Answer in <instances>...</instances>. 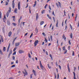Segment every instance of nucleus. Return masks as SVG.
<instances>
[{
    "mask_svg": "<svg viewBox=\"0 0 79 79\" xmlns=\"http://www.w3.org/2000/svg\"><path fill=\"white\" fill-rule=\"evenodd\" d=\"M9 10H8V11L7 12L6 14V16L7 17H8L9 15H10V13H11V7H9Z\"/></svg>",
    "mask_w": 79,
    "mask_h": 79,
    "instance_id": "1",
    "label": "nucleus"
},
{
    "mask_svg": "<svg viewBox=\"0 0 79 79\" xmlns=\"http://www.w3.org/2000/svg\"><path fill=\"white\" fill-rule=\"evenodd\" d=\"M40 67L42 70H44V69H45V68H44V67L42 65V63H41V61L40 60Z\"/></svg>",
    "mask_w": 79,
    "mask_h": 79,
    "instance_id": "2",
    "label": "nucleus"
},
{
    "mask_svg": "<svg viewBox=\"0 0 79 79\" xmlns=\"http://www.w3.org/2000/svg\"><path fill=\"white\" fill-rule=\"evenodd\" d=\"M24 71H24H23V74L24 75V76H25L26 75V76H27V71H26V69H24Z\"/></svg>",
    "mask_w": 79,
    "mask_h": 79,
    "instance_id": "3",
    "label": "nucleus"
},
{
    "mask_svg": "<svg viewBox=\"0 0 79 79\" xmlns=\"http://www.w3.org/2000/svg\"><path fill=\"white\" fill-rule=\"evenodd\" d=\"M39 43V40H36L35 41V43H34V47H36L37 46V44Z\"/></svg>",
    "mask_w": 79,
    "mask_h": 79,
    "instance_id": "4",
    "label": "nucleus"
},
{
    "mask_svg": "<svg viewBox=\"0 0 79 79\" xmlns=\"http://www.w3.org/2000/svg\"><path fill=\"white\" fill-rule=\"evenodd\" d=\"M21 4V2H19V3H18V9L19 10L21 9V5H20Z\"/></svg>",
    "mask_w": 79,
    "mask_h": 79,
    "instance_id": "5",
    "label": "nucleus"
},
{
    "mask_svg": "<svg viewBox=\"0 0 79 79\" xmlns=\"http://www.w3.org/2000/svg\"><path fill=\"white\" fill-rule=\"evenodd\" d=\"M19 53H20V54L23 53H24V51L21 50H20L19 51Z\"/></svg>",
    "mask_w": 79,
    "mask_h": 79,
    "instance_id": "6",
    "label": "nucleus"
},
{
    "mask_svg": "<svg viewBox=\"0 0 79 79\" xmlns=\"http://www.w3.org/2000/svg\"><path fill=\"white\" fill-rule=\"evenodd\" d=\"M19 44H20V43H19V42L16 43L15 44V47H18V46H19Z\"/></svg>",
    "mask_w": 79,
    "mask_h": 79,
    "instance_id": "7",
    "label": "nucleus"
},
{
    "mask_svg": "<svg viewBox=\"0 0 79 79\" xmlns=\"http://www.w3.org/2000/svg\"><path fill=\"white\" fill-rule=\"evenodd\" d=\"M32 72L33 73V74L35 76H36V72H35V71L33 69L32 70Z\"/></svg>",
    "mask_w": 79,
    "mask_h": 79,
    "instance_id": "8",
    "label": "nucleus"
},
{
    "mask_svg": "<svg viewBox=\"0 0 79 79\" xmlns=\"http://www.w3.org/2000/svg\"><path fill=\"white\" fill-rule=\"evenodd\" d=\"M10 43L9 44V46L7 49V52H9V49L10 48Z\"/></svg>",
    "mask_w": 79,
    "mask_h": 79,
    "instance_id": "9",
    "label": "nucleus"
},
{
    "mask_svg": "<svg viewBox=\"0 0 79 79\" xmlns=\"http://www.w3.org/2000/svg\"><path fill=\"white\" fill-rule=\"evenodd\" d=\"M11 34H12V32L11 31L9 32L8 33L9 37H11Z\"/></svg>",
    "mask_w": 79,
    "mask_h": 79,
    "instance_id": "10",
    "label": "nucleus"
},
{
    "mask_svg": "<svg viewBox=\"0 0 79 79\" xmlns=\"http://www.w3.org/2000/svg\"><path fill=\"white\" fill-rule=\"evenodd\" d=\"M17 10H18V9L15 8L14 11V12L15 13H17Z\"/></svg>",
    "mask_w": 79,
    "mask_h": 79,
    "instance_id": "11",
    "label": "nucleus"
},
{
    "mask_svg": "<svg viewBox=\"0 0 79 79\" xmlns=\"http://www.w3.org/2000/svg\"><path fill=\"white\" fill-rule=\"evenodd\" d=\"M47 16L48 17V18H49V19L51 20H52V18L51 17H50V16H49V15H48V14L47 15Z\"/></svg>",
    "mask_w": 79,
    "mask_h": 79,
    "instance_id": "12",
    "label": "nucleus"
},
{
    "mask_svg": "<svg viewBox=\"0 0 79 79\" xmlns=\"http://www.w3.org/2000/svg\"><path fill=\"white\" fill-rule=\"evenodd\" d=\"M67 68L68 69V71L69 73H70V69H69V65H68Z\"/></svg>",
    "mask_w": 79,
    "mask_h": 79,
    "instance_id": "13",
    "label": "nucleus"
},
{
    "mask_svg": "<svg viewBox=\"0 0 79 79\" xmlns=\"http://www.w3.org/2000/svg\"><path fill=\"white\" fill-rule=\"evenodd\" d=\"M12 53V51L11 50L9 52V56H10V55Z\"/></svg>",
    "mask_w": 79,
    "mask_h": 79,
    "instance_id": "14",
    "label": "nucleus"
},
{
    "mask_svg": "<svg viewBox=\"0 0 79 79\" xmlns=\"http://www.w3.org/2000/svg\"><path fill=\"white\" fill-rule=\"evenodd\" d=\"M44 21H42L40 22V25H42V24H44Z\"/></svg>",
    "mask_w": 79,
    "mask_h": 79,
    "instance_id": "15",
    "label": "nucleus"
},
{
    "mask_svg": "<svg viewBox=\"0 0 79 79\" xmlns=\"http://www.w3.org/2000/svg\"><path fill=\"white\" fill-rule=\"evenodd\" d=\"M39 17V15L38 13L36 14V21H37V19H38V18Z\"/></svg>",
    "mask_w": 79,
    "mask_h": 79,
    "instance_id": "16",
    "label": "nucleus"
},
{
    "mask_svg": "<svg viewBox=\"0 0 79 79\" xmlns=\"http://www.w3.org/2000/svg\"><path fill=\"white\" fill-rule=\"evenodd\" d=\"M58 20H57V23H56V27H58Z\"/></svg>",
    "mask_w": 79,
    "mask_h": 79,
    "instance_id": "17",
    "label": "nucleus"
},
{
    "mask_svg": "<svg viewBox=\"0 0 79 79\" xmlns=\"http://www.w3.org/2000/svg\"><path fill=\"white\" fill-rule=\"evenodd\" d=\"M12 7L13 8H15V2H13L12 4Z\"/></svg>",
    "mask_w": 79,
    "mask_h": 79,
    "instance_id": "18",
    "label": "nucleus"
},
{
    "mask_svg": "<svg viewBox=\"0 0 79 79\" xmlns=\"http://www.w3.org/2000/svg\"><path fill=\"white\" fill-rule=\"evenodd\" d=\"M50 57L51 58L52 60H53V57H52V55L51 54H49Z\"/></svg>",
    "mask_w": 79,
    "mask_h": 79,
    "instance_id": "19",
    "label": "nucleus"
},
{
    "mask_svg": "<svg viewBox=\"0 0 79 79\" xmlns=\"http://www.w3.org/2000/svg\"><path fill=\"white\" fill-rule=\"evenodd\" d=\"M37 2L36 1H35V4L33 5V7H35V6H36V3Z\"/></svg>",
    "mask_w": 79,
    "mask_h": 79,
    "instance_id": "20",
    "label": "nucleus"
},
{
    "mask_svg": "<svg viewBox=\"0 0 79 79\" xmlns=\"http://www.w3.org/2000/svg\"><path fill=\"white\" fill-rule=\"evenodd\" d=\"M3 52H5L6 51V48L5 47H3Z\"/></svg>",
    "mask_w": 79,
    "mask_h": 79,
    "instance_id": "21",
    "label": "nucleus"
},
{
    "mask_svg": "<svg viewBox=\"0 0 79 79\" xmlns=\"http://www.w3.org/2000/svg\"><path fill=\"white\" fill-rule=\"evenodd\" d=\"M70 38L71 39H72V38H73V34H72V33H71L70 35Z\"/></svg>",
    "mask_w": 79,
    "mask_h": 79,
    "instance_id": "22",
    "label": "nucleus"
},
{
    "mask_svg": "<svg viewBox=\"0 0 79 79\" xmlns=\"http://www.w3.org/2000/svg\"><path fill=\"white\" fill-rule=\"evenodd\" d=\"M45 11V10H43V11H42L41 12L42 14H44V13Z\"/></svg>",
    "mask_w": 79,
    "mask_h": 79,
    "instance_id": "23",
    "label": "nucleus"
},
{
    "mask_svg": "<svg viewBox=\"0 0 79 79\" xmlns=\"http://www.w3.org/2000/svg\"><path fill=\"white\" fill-rule=\"evenodd\" d=\"M7 24L9 25V26H10V22L9 21H7Z\"/></svg>",
    "mask_w": 79,
    "mask_h": 79,
    "instance_id": "24",
    "label": "nucleus"
},
{
    "mask_svg": "<svg viewBox=\"0 0 79 79\" xmlns=\"http://www.w3.org/2000/svg\"><path fill=\"white\" fill-rule=\"evenodd\" d=\"M48 68H49V69H51V66H50L49 65V64H48Z\"/></svg>",
    "mask_w": 79,
    "mask_h": 79,
    "instance_id": "25",
    "label": "nucleus"
},
{
    "mask_svg": "<svg viewBox=\"0 0 79 79\" xmlns=\"http://www.w3.org/2000/svg\"><path fill=\"white\" fill-rule=\"evenodd\" d=\"M0 53L1 54V55H3V53L2 52V50L1 49H0Z\"/></svg>",
    "mask_w": 79,
    "mask_h": 79,
    "instance_id": "26",
    "label": "nucleus"
},
{
    "mask_svg": "<svg viewBox=\"0 0 79 79\" xmlns=\"http://www.w3.org/2000/svg\"><path fill=\"white\" fill-rule=\"evenodd\" d=\"M2 31L3 33H5V28H4V27L2 28Z\"/></svg>",
    "mask_w": 79,
    "mask_h": 79,
    "instance_id": "27",
    "label": "nucleus"
},
{
    "mask_svg": "<svg viewBox=\"0 0 79 79\" xmlns=\"http://www.w3.org/2000/svg\"><path fill=\"white\" fill-rule=\"evenodd\" d=\"M0 18L1 19L2 18V12L0 11Z\"/></svg>",
    "mask_w": 79,
    "mask_h": 79,
    "instance_id": "28",
    "label": "nucleus"
},
{
    "mask_svg": "<svg viewBox=\"0 0 79 79\" xmlns=\"http://www.w3.org/2000/svg\"><path fill=\"white\" fill-rule=\"evenodd\" d=\"M12 24H13L14 26H16V23H13Z\"/></svg>",
    "mask_w": 79,
    "mask_h": 79,
    "instance_id": "29",
    "label": "nucleus"
},
{
    "mask_svg": "<svg viewBox=\"0 0 79 79\" xmlns=\"http://www.w3.org/2000/svg\"><path fill=\"white\" fill-rule=\"evenodd\" d=\"M48 6V4H46L45 6H44V8L45 9H46V8H47V7Z\"/></svg>",
    "mask_w": 79,
    "mask_h": 79,
    "instance_id": "30",
    "label": "nucleus"
},
{
    "mask_svg": "<svg viewBox=\"0 0 79 79\" xmlns=\"http://www.w3.org/2000/svg\"><path fill=\"white\" fill-rule=\"evenodd\" d=\"M52 14L53 15H54V16H55V13H54V11H53L52 12Z\"/></svg>",
    "mask_w": 79,
    "mask_h": 79,
    "instance_id": "31",
    "label": "nucleus"
},
{
    "mask_svg": "<svg viewBox=\"0 0 79 79\" xmlns=\"http://www.w3.org/2000/svg\"><path fill=\"white\" fill-rule=\"evenodd\" d=\"M58 3L59 4L60 7L61 8V3H60V2H58Z\"/></svg>",
    "mask_w": 79,
    "mask_h": 79,
    "instance_id": "32",
    "label": "nucleus"
},
{
    "mask_svg": "<svg viewBox=\"0 0 79 79\" xmlns=\"http://www.w3.org/2000/svg\"><path fill=\"white\" fill-rule=\"evenodd\" d=\"M53 21H54V22L55 23V17H53Z\"/></svg>",
    "mask_w": 79,
    "mask_h": 79,
    "instance_id": "33",
    "label": "nucleus"
},
{
    "mask_svg": "<svg viewBox=\"0 0 79 79\" xmlns=\"http://www.w3.org/2000/svg\"><path fill=\"white\" fill-rule=\"evenodd\" d=\"M42 34L44 36V37H45V36H46V35H45V34L44 32H43L42 33Z\"/></svg>",
    "mask_w": 79,
    "mask_h": 79,
    "instance_id": "34",
    "label": "nucleus"
},
{
    "mask_svg": "<svg viewBox=\"0 0 79 79\" xmlns=\"http://www.w3.org/2000/svg\"><path fill=\"white\" fill-rule=\"evenodd\" d=\"M16 48H17L15 47L13 49V52H15L16 50Z\"/></svg>",
    "mask_w": 79,
    "mask_h": 79,
    "instance_id": "35",
    "label": "nucleus"
},
{
    "mask_svg": "<svg viewBox=\"0 0 79 79\" xmlns=\"http://www.w3.org/2000/svg\"><path fill=\"white\" fill-rule=\"evenodd\" d=\"M38 29H37V27L36 28H35V31H37L36 33H37L38 32Z\"/></svg>",
    "mask_w": 79,
    "mask_h": 79,
    "instance_id": "36",
    "label": "nucleus"
},
{
    "mask_svg": "<svg viewBox=\"0 0 79 79\" xmlns=\"http://www.w3.org/2000/svg\"><path fill=\"white\" fill-rule=\"evenodd\" d=\"M63 50H65V46H64L62 48Z\"/></svg>",
    "mask_w": 79,
    "mask_h": 79,
    "instance_id": "37",
    "label": "nucleus"
},
{
    "mask_svg": "<svg viewBox=\"0 0 79 79\" xmlns=\"http://www.w3.org/2000/svg\"><path fill=\"white\" fill-rule=\"evenodd\" d=\"M51 41H52L53 40V39L52 38V36L51 35Z\"/></svg>",
    "mask_w": 79,
    "mask_h": 79,
    "instance_id": "38",
    "label": "nucleus"
},
{
    "mask_svg": "<svg viewBox=\"0 0 79 79\" xmlns=\"http://www.w3.org/2000/svg\"><path fill=\"white\" fill-rule=\"evenodd\" d=\"M70 28H71V30H73V27H72V25H71L70 24Z\"/></svg>",
    "mask_w": 79,
    "mask_h": 79,
    "instance_id": "39",
    "label": "nucleus"
},
{
    "mask_svg": "<svg viewBox=\"0 0 79 79\" xmlns=\"http://www.w3.org/2000/svg\"><path fill=\"white\" fill-rule=\"evenodd\" d=\"M45 40L44 41H46L45 43H47V42L48 40H47V39H46V38H45Z\"/></svg>",
    "mask_w": 79,
    "mask_h": 79,
    "instance_id": "40",
    "label": "nucleus"
},
{
    "mask_svg": "<svg viewBox=\"0 0 79 79\" xmlns=\"http://www.w3.org/2000/svg\"><path fill=\"white\" fill-rule=\"evenodd\" d=\"M33 35V33H31V35H30V38H31V37H32V35Z\"/></svg>",
    "mask_w": 79,
    "mask_h": 79,
    "instance_id": "41",
    "label": "nucleus"
},
{
    "mask_svg": "<svg viewBox=\"0 0 79 79\" xmlns=\"http://www.w3.org/2000/svg\"><path fill=\"white\" fill-rule=\"evenodd\" d=\"M1 39L2 40V42H3L4 40H3V37H2L1 38Z\"/></svg>",
    "mask_w": 79,
    "mask_h": 79,
    "instance_id": "42",
    "label": "nucleus"
},
{
    "mask_svg": "<svg viewBox=\"0 0 79 79\" xmlns=\"http://www.w3.org/2000/svg\"><path fill=\"white\" fill-rule=\"evenodd\" d=\"M29 11H30V13H31V6H29Z\"/></svg>",
    "mask_w": 79,
    "mask_h": 79,
    "instance_id": "43",
    "label": "nucleus"
},
{
    "mask_svg": "<svg viewBox=\"0 0 79 79\" xmlns=\"http://www.w3.org/2000/svg\"><path fill=\"white\" fill-rule=\"evenodd\" d=\"M65 51L64 52V54H65L66 53H67V50L65 49Z\"/></svg>",
    "mask_w": 79,
    "mask_h": 79,
    "instance_id": "44",
    "label": "nucleus"
},
{
    "mask_svg": "<svg viewBox=\"0 0 79 79\" xmlns=\"http://www.w3.org/2000/svg\"><path fill=\"white\" fill-rule=\"evenodd\" d=\"M73 52L72 56H74V51H73Z\"/></svg>",
    "mask_w": 79,
    "mask_h": 79,
    "instance_id": "45",
    "label": "nucleus"
},
{
    "mask_svg": "<svg viewBox=\"0 0 79 79\" xmlns=\"http://www.w3.org/2000/svg\"><path fill=\"white\" fill-rule=\"evenodd\" d=\"M69 45H71V41L70 40H69Z\"/></svg>",
    "mask_w": 79,
    "mask_h": 79,
    "instance_id": "46",
    "label": "nucleus"
},
{
    "mask_svg": "<svg viewBox=\"0 0 79 79\" xmlns=\"http://www.w3.org/2000/svg\"><path fill=\"white\" fill-rule=\"evenodd\" d=\"M49 10H52V9L51 8V7L50 6H49Z\"/></svg>",
    "mask_w": 79,
    "mask_h": 79,
    "instance_id": "47",
    "label": "nucleus"
},
{
    "mask_svg": "<svg viewBox=\"0 0 79 79\" xmlns=\"http://www.w3.org/2000/svg\"><path fill=\"white\" fill-rule=\"evenodd\" d=\"M28 57H29V58H31V55H30V54H28Z\"/></svg>",
    "mask_w": 79,
    "mask_h": 79,
    "instance_id": "48",
    "label": "nucleus"
},
{
    "mask_svg": "<svg viewBox=\"0 0 79 79\" xmlns=\"http://www.w3.org/2000/svg\"><path fill=\"white\" fill-rule=\"evenodd\" d=\"M16 52H15L13 54V55H16Z\"/></svg>",
    "mask_w": 79,
    "mask_h": 79,
    "instance_id": "49",
    "label": "nucleus"
},
{
    "mask_svg": "<svg viewBox=\"0 0 79 79\" xmlns=\"http://www.w3.org/2000/svg\"><path fill=\"white\" fill-rule=\"evenodd\" d=\"M65 37H66L64 36V34L62 36L63 39H64V38H65Z\"/></svg>",
    "mask_w": 79,
    "mask_h": 79,
    "instance_id": "50",
    "label": "nucleus"
},
{
    "mask_svg": "<svg viewBox=\"0 0 79 79\" xmlns=\"http://www.w3.org/2000/svg\"><path fill=\"white\" fill-rule=\"evenodd\" d=\"M14 67H15V65H13L11 66L12 68H14Z\"/></svg>",
    "mask_w": 79,
    "mask_h": 79,
    "instance_id": "51",
    "label": "nucleus"
},
{
    "mask_svg": "<svg viewBox=\"0 0 79 79\" xmlns=\"http://www.w3.org/2000/svg\"><path fill=\"white\" fill-rule=\"evenodd\" d=\"M8 2H6V5H8Z\"/></svg>",
    "mask_w": 79,
    "mask_h": 79,
    "instance_id": "52",
    "label": "nucleus"
},
{
    "mask_svg": "<svg viewBox=\"0 0 79 79\" xmlns=\"http://www.w3.org/2000/svg\"><path fill=\"white\" fill-rule=\"evenodd\" d=\"M12 58L13 59V60H15V56H13L12 57Z\"/></svg>",
    "mask_w": 79,
    "mask_h": 79,
    "instance_id": "53",
    "label": "nucleus"
},
{
    "mask_svg": "<svg viewBox=\"0 0 79 79\" xmlns=\"http://www.w3.org/2000/svg\"><path fill=\"white\" fill-rule=\"evenodd\" d=\"M16 63H18V60H17L16 61Z\"/></svg>",
    "mask_w": 79,
    "mask_h": 79,
    "instance_id": "54",
    "label": "nucleus"
},
{
    "mask_svg": "<svg viewBox=\"0 0 79 79\" xmlns=\"http://www.w3.org/2000/svg\"><path fill=\"white\" fill-rule=\"evenodd\" d=\"M46 55H48V52H47V51H46Z\"/></svg>",
    "mask_w": 79,
    "mask_h": 79,
    "instance_id": "55",
    "label": "nucleus"
},
{
    "mask_svg": "<svg viewBox=\"0 0 79 79\" xmlns=\"http://www.w3.org/2000/svg\"><path fill=\"white\" fill-rule=\"evenodd\" d=\"M56 5H57V6L58 8H59V6H58V3H56Z\"/></svg>",
    "mask_w": 79,
    "mask_h": 79,
    "instance_id": "56",
    "label": "nucleus"
},
{
    "mask_svg": "<svg viewBox=\"0 0 79 79\" xmlns=\"http://www.w3.org/2000/svg\"><path fill=\"white\" fill-rule=\"evenodd\" d=\"M6 19V16L5 15L4 16V18L3 19Z\"/></svg>",
    "mask_w": 79,
    "mask_h": 79,
    "instance_id": "57",
    "label": "nucleus"
},
{
    "mask_svg": "<svg viewBox=\"0 0 79 79\" xmlns=\"http://www.w3.org/2000/svg\"><path fill=\"white\" fill-rule=\"evenodd\" d=\"M64 13L65 16H66V12H65V10H64Z\"/></svg>",
    "mask_w": 79,
    "mask_h": 79,
    "instance_id": "58",
    "label": "nucleus"
},
{
    "mask_svg": "<svg viewBox=\"0 0 79 79\" xmlns=\"http://www.w3.org/2000/svg\"><path fill=\"white\" fill-rule=\"evenodd\" d=\"M59 74H57V79H59Z\"/></svg>",
    "mask_w": 79,
    "mask_h": 79,
    "instance_id": "59",
    "label": "nucleus"
},
{
    "mask_svg": "<svg viewBox=\"0 0 79 79\" xmlns=\"http://www.w3.org/2000/svg\"><path fill=\"white\" fill-rule=\"evenodd\" d=\"M3 20L4 23H6V20L5 19H3Z\"/></svg>",
    "mask_w": 79,
    "mask_h": 79,
    "instance_id": "60",
    "label": "nucleus"
},
{
    "mask_svg": "<svg viewBox=\"0 0 79 79\" xmlns=\"http://www.w3.org/2000/svg\"><path fill=\"white\" fill-rule=\"evenodd\" d=\"M76 69V67H74V71H75V70Z\"/></svg>",
    "mask_w": 79,
    "mask_h": 79,
    "instance_id": "61",
    "label": "nucleus"
},
{
    "mask_svg": "<svg viewBox=\"0 0 79 79\" xmlns=\"http://www.w3.org/2000/svg\"><path fill=\"white\" fill-rule=\"evenodd\" d=\"M15 40H14L12 42V44H13V45H14V42H15Z\"/></svg>",
    "mask_w": 79,
    "mask_h": 79,
    "instance_id": "62",
    "label": "nucleus"
},
{
    "mask_svg": "<svg viewBox=\"0 0 79 79\" xmlns=\"http://www.w3.org/2000/svg\"><path fill=\"white\" fill-rule=\"evenodd\" d=\"M67 27H68V26H67V25L65 26V30L67 29Z\"/></svg>",
    "mask_w": 79,
    "mask_h": 79,
    "instance_id": "63",
    "label": "nucleus"
},
{
    "mask_svg": "<svg viewBox=\"0 0 79 79\" xmlns=\"http://www.w3.org/2000/svg\"><path fill=\"white\" fill-rule=\"evenodd\" d=\"M9 79H14L13 77H10V78H9Z\"/></svg>",
    "mask_w": 79,
    "mask_h": 79,
    "instance_id": "64",
    "label": "nucleus"
}]
</instances>
